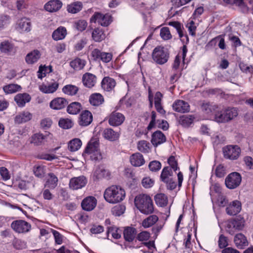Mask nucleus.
I'll use <instances>...</instances> for the list:
<instances>
[{
	"label": "nucleus",
	"mask_w": 253,
	"mask_h": 253,
	"mask_svg": "<svg viewBox=\"0 0 253 253\" xmlns=\"http://www.w3.org/2000/svg\"><path fill=\"white\" fill-rule=\"evenodd\" d=\"M134 204L137 209L145 214H151L154 211V206L151 197L147 194H141L134 199Z\"/></svg>",
	"instance_id": "1"
},
{
	"label": "nucleus",
	"mask_w": 253,
	"mask_h": 253,
	"mask_svg": "<svg viewBox=\"0 0 253 253\" xmlns=\"http://www.w3.org/2000/svg\"><path fill=\"white\" fill-rule=\"evenodd\" d=\"M126 196L124 189L120 186L112 185L107 188L104 193L105 200L111 204H116L123 201Z\"/></svg>",
	"instance_id": "2"
},
{
	"label": "nucleus",
	"mask_w": 253,
	"mask_h": 253,
	"mask_svg": "<svg viewBox=\"0 0 253 253\" xmlns=\"http://www.w3.org/2000/svg\"><path fill=\"white\" fill-rule=\"evenodd\" d=\"M99 141L96 139H91L87 143L83 156L84 157L90 155V159L95 161L102 159V156L99 149Z\"/></svg>",
	"instance_id": "3"
},
{
	"label": "nucleus",
	"mask_w": 253,
	"mask_h": 253,
	"mask_svg": "<svg viewBox=\"0 0 253 253\" xmlns=\"http://www.w3.org/2000/svg\"><path fill=\"white\" fill-rule=\"evenodd\" d=\"M238 115V110L236 108H228L216 113L214 119L218 123H226L234 119Z\"/></svg>",
	"instance_id": "4"
},
{
	"label": "nucleus",
	"mask_w": 253,
	"mask_h": 253,
	"mask_svg": "<svg viewBox=\"0 0 253 253\" xmlns=\"http://www.w3.org/2000/svg\"><path fill=\"white\" fill-rule=\"evenodd\" d=\"M152 56L155 62L157 64L162 65L168 61L169 58V53L167 48L159 46L154 48Z\"/></svg>",
	"instance_id": "5"
},
{
	"label": "nucleus",
	"mask_w": 253,
	"mask_h": 253,
	"mask_svg": "<svg viewBox=\"0 0 253 253\" xmlns=\"http://www.w3.org/2000/svg\"><path fill=\"white\" fill-rule=\"evenodd\" d=\"M222 151L224 158L236 160L240 155L241 149L238 145H229L224 147Z\"/></svg>",
	"instance_id": "6"
},
{
	"label": "nucleus",
	"mask_w": 253,
	"mask_h": 253,
	"mask_svg": "<svg viewBox=\"0 0 253 253\" xmlns=\"http://www.w3.org/2000/svg\"><path fill=\"white\" fill-rule=\"evenodd\" d=\"M242 181V176L237 172H233L228 175L225 180L226 186L230 189L238 187Z\"/></svg>",
	"instance_id": "7"
},
{
	"label": "nucleus",
	"mask_w": 253,
	"mask_h": 253,
	"mask_svg": "<svg viewBox=\"0 0 253 253\" xmlns=\"http://www.w3.org/2000/svg\"><path fill=\"white\" fill-rule=\"evenodd\" d=\"M11 227L16 233H26L30 231L31 225L24 220H16L12 222Z\"/></svg>",
	"instance_id": "8"
},
{
	"label": "nucleus",
	"mask_w": 253,
	"mask_h": 253,
	"mask_svg": "<svg viewBox=\"0 0 253 253\" xmlns=\"http://www.w3.org/2000/svg\"><path fill=\"white\" fill-rule=\"evenodd\" d=\"M245 220L243 217L238 216L236 218L228 221L227 228L229 233L233 234V229L241 230L244 227Z\"/></svg>",
	"instance_id": "9"
},
{
	"label": "nucleus",
	"mask_w": 253,
	"mask_h": 253,
	"mask_svg": "<svg viewBox=\"0 0 253 253\" xmlns=\"http://www.w3.org/2000/svg\"><path fill=\"white\" fill-rule=\"evenodd\" d=\"M125 120V117L123 114L114 111L109 116L108 123L110 126H118L121 125Z\"/></svg>",
	"instance_id": "10"
},
{
	"label": "nucleus",
	"mask_w": 253,
	"mask_h": 253,
	"mask_svg": "<svg viewBox=\"0 0 253 253\" xmlns=\"http://www.w3.org/2000/svg\"><path fill=\"white\" fill-rule=\"evenodd\" d=\"M87 183V179L84 176L72 178L69 182V187L72 190H78L84 187Z\"/></svg>",
	"instance_id": "11"
},
{
	"label": "nucleus",
	"mask_w": 253,
	"mask_h": 253,
	"mask_svg": "<svg viewBox=\"0 0 253 253\" xmlns=\"http://www.w3.org/2000/svg\"><path fill=\"white\" fill-rule=\"evenodd\" d=\"M92 120L91 113L88 110H84L80 115L79 124L82 126H86L91 123Z\"/></svg>",
	"instance_id": "12"
},
{
	"label": "nucleus",
	"mask_w": 253,
	"mask_h": 253,
	"mask_svg": "<svg viewBox=\"0 0 253 253\" xmlns=\"http://www.w3.org/2000/svg\"><path fill=\"white\" fill-rule=\"evenodd\" d=\"M172 108L177 112L184 113L189 111L190 106L187 102L182 100H177L173 103Z\"/></svg>",
	"instance_id": "13"
},
{
	"label": "nucleus",
	"mask_w": 253,
	"mask_h": 253,
	"mask_svg": "<svg viewBox=\"0 0 253 253\" xmlns=\"http://www.w3.org/2000/svg\"><path fill=\"white\" fill-rule=\"evenodd\" d=\"M97 200L92 196H89L84 199L81 204L83 210L86 211L93 210L96 206Z\"/></svg>",
	"instance_id": "14"
},
{
	"label": "nucleus",
	"mask_w": 253,
	"mask_h": 253,
	"mask_svg": "<svg viewBox=\"0 0 253 253\" xmlns=\"http://www.w3.org/2000/svg\"><path fill=\"white\" fill-rule=\"evenodd\" d=\"M241 209V203L238 200H235L226 208V211L228 215H234L239 213Z\"/></svg>",
	"instance_id": "15"
},
{
	"label": "nucleus",
	"mask_w": 253,
	"mask_h": 253,
	"mask_svg": "<svg viewBox=\"0 0 253 253\" xmlns=\"http://www.w3.org/2000/svg\"><path fill=\"white\" fill-rule=\"evenodd\" d=\"M33 115L28 111H24L19 113L14 118V122L17 124L25 123L31 120Z\"/></svg>",
	"instance_id": "16"
},
{
	"label": "nucleus",
	"mask_w": 253,
	"mask_h": 253,
	"mask_svg": "<svg viewBox=\"0 0 253 253\" xmlns=\"http://www.w3.org/2000/svg\"><path fill=\"white\" fill-rule=\"evenodd\" d=\"M166 141V136L160 130L156 131L152 135L151 143L155 147L164 143Z\"/></svg>",
	"instance_id": "17"
},
{
	"label": "nucleus",
	"mask_w": 253,
	"mask_h": 253,
	"mask_svg": "<svg viewBox=\"0 0 253 253\" xmlns=\"http://www.w3.org/2000/svg\"><path fill=\"white\" fill-rule=\"evenodd\" d=\"M67 104L68 102L64 98L57 97L50 102L49 106L54 110H60L64 108Z\"/></svg>",
	"instance_id": "18"
},
{
	"label": "nucleus",
	"mask_w": 253,
	"mask_h": 253,
	"mask_svg": "<svg viewBox=\"0 0 253 253\" xmlns=\"http://www.w3.org/2000/svg\"><path fill=\"white\" fill-rule=\"evenodd\" d=\"M17 29L21 32H30L31 30V23L29 19L23 17L20 19L17 23Z\"/></svg>",
	"instance_id": "19"
},
{
	"label": "nucleus",
	"mask_w": 253,
	"mask_h": 253,
	"mask_svg": "<svg viewBox=\"0 0 253 253\" xmlns=\"http://www.w3.org/2000/svg\"><path fill=\"white\" fill-rule=\"evenodd\" d=\"M62 5V2L59 0H52L48 1L44 5L45 9L52 12L58 10Z\"/></svg>",
	"instance_id": "20"
},
{
	"label": "nucleus",
	"mask_w": 253,
	"mask_h": 253,
	"mask_svg": "<svg viewBox=\"0 0 253 253\" xmlns=\"http://www.w3.org/2000/svg\"><path fill=\"white\" fill-rule=\"evenodd\" d=\"M116 85V82L113 78L106 77L103 78L101 82L102 88L107 91H111Z\"/></svg>",
	"instance_id": "21"
},
{
	"label": "nucleus",
	"mask_w": 253,
	"mask_h": 253,
	"mask_svg": "<svg viewBox=\"0 0 253 253\" xmlns=\"http://www.w3.org/2000/svg\"><path fill=\"white\" fill-rule=\"evenodd\" d=\"M130 162L134 167H140L145 163L143 155L140 153H135L130 157Z\"/></svg>",
	"instance_id": "22"
},
{
	"label": "nucleus",
	"mask_w": 253,
	"mask_h": 253,
	"mask_svg": "<svg viewBox=\"0 0 253 253\" xmlns=\"http://www.w3.org/2000/svg\"><path fill=\"white\" fill-rule=\"evenodd\" d=\"M96 82V78L95 75L87 73L83 77V83L85 86L90 88L93 86Z\"/></svg>",
	"instance_id": "23"
},
{
	"label": "nucleus",
	"mask_w": 253,
	"mask_h": 253,
	"mask_svg": "<svg viewBox=\"0 0 253 253\" xmlns=\"http://www.w3.org/2000/svg\"><path fill=\"white\" fill-rule=\"evenodd\" d=\"M59 86V84L54 82L48 84H42L40 86L41 91L44 93H52L56 91Z\"/></svg>",
	"instance_id": "24"
},
{
	"label": "nucleus",
	"mask_w": 253,
	"mask_h": 253,
	"mask_svg": "<svg viewBox=\"0 0 253 253\" xmlns=\"http://www.w3.org/2000/svg\"><path fill=\"white\" fill-rule=\"evenodd\" d=\"M58 179L56 175L52 172L47 174V180L44 186L51 189H54L58 184Z\"/></svg>",
	"instance_id": "25"
},
{
	"label": "nucleus",
	"mask_w": 253,
	"mask_h": 253,
	"mask_svg": "<svg viewBox=\"0 0 253 253\" xmlns=\"http://www.w3.org/2000/svg\"><path fill=\"white\" fill-rule=\"evenodd\" d=\"M31 96L28 93H19L14 97V100L19 107H23L31 100Z\"/></svg>",
	"instance_id": "26"
},
{
	"label": "nucleus",
	"mask_w": 253,
	"mask_h": 253,
	"mask_svg": "<svg viewBox=\"0 0 253 253\" xmlns=\"http://www.w3.org/2000/svg\"><path fill=\"white\" fill-rule=\"evenodd\" d=\"M109 172L103 168L97 167L93 174L94 180H99L103 178H107L110 176Z\"/></svg>",
	"instance_id": "27"
},
{
	"label": "nucleus",
	"mask_w": 253,
	"mask_h": 253,
	"mask_svg": "<svg viewBox=\"0 0 253 253\" xmlns=\"http://www.w3.org/2000/svg\"><path fill=\"white\" fill-rule=\"evenodd\" d=\"M103 135L105 139L113 141L119 138L120 133L118 132L115 131L111 128H107L103 130Z\"/></svg>",
	"instance_id": "28"
},
{
	"label": "nucleus",
	"mask_w": 253,
	"mask_h": 253,
	"mask_svg": "<svg viewBox=\"0 0 253 253\" xmlns=\"http://www.w3.org/2000/svg\"><path fill=\"white\" fill-rule=\"evenodd\" d=\"M89 101L91 105L98 106L104 102V98L101 94L95 93L90 96Z\"/></svg>",
	"instance_id": "29"
},
{
	"label": "nucleus",
	"mask_w": 253,
	"mask_h": 253,
	"mask_svg": "<svg viewBox=\"0 0 253 253\" xmlns=\"http://www.w3.org/2000/svg\"><path fill=\"white\" fill-rule=\"evenodd\" d=\"M136 230L131 227H127L124 231V237L126 241L132 242L136 235Z\"/></svg>",
	"instance_id": "30"
},
{
	"label": "nucleus",
	"mask_w": 253,
	"mask_h": 253,
	"mask_svg": "<svg viewBox=\"0 0 253 253\" xmlns=\"http://www.w3.org/2000/svg\"><path fill=\"white\" fill-rule=\"evenodd\" d=\"M234 243L239 248H243L248 245V241L246 237L242 233H239L234 237Z\"/></svg>",
	"instance_id": "31"
},
{
	"label": "nucleus",
	"mask_w": 253,
	"mask_h": 253,
	"mask_svg": "<svg viewBox=\"0 0 253 253\" xmlns=\"http://www.w3.org/2000/svg\"><path fill=\"white\" fill-rule=\"evenodd\" d=\"M92 38L95 42H100L105 40L106 35L102 29L97 28L93 30Z\"/></svg>",
	"instance_id": "32"
},
{
	"label": "nucleus",
	"mask_w": 253,
	"mask_h": 253,
	"mask_svg": "<svg viewBox=\"0 0 253 253\" xmlns=\"http://www.w3.org/2000/svg\"><path fill=\"white\" fill-rule=\"evenodd\" d=\"M159 218L156 215H151L144 219L142 222V226L145 228H149L154 225L158 221Z\"/></svg>",
	"instance_id": "33"
},
{
	"label": "nucleus",
	"mask_w": 253,
	"mask_h": 253,
	"mask_svg": "<svg viewBox=\"0 0 253 253\" xmlns=\"http://www.w3.org/2000/svg\"><path fill=\"white\" fill-rule=\"evenodd\" d=\"M41 57V54L38 50L34 51L28 53L26 57V61L28 64H33L39 59Z\"/></svg>",
	"instance_id": "34"
},
{
	"label": "nucleus",
	"mask_w": 253,
	"mask_h": 253,
	"mask_svg": "<svg viewBox=\"0 0 253 253\" xmlns=\"http://www.w3.org/2000/svg\"><path fill=\"white\" fill-rule=\"evenodd\" d=\"M82 109V106L80 103L74 102L68 106L67 111L70 114L76 115L79 113Z\"/></svg>",
	"instance_id": "35"
},
{
	"label": "nucleus",
	"mask_w": 253,
	"mask_h": 253,
	"mask_svg": "<svg viewBox=\"0 0 253 253\" xmlns=\"http://www.w3.org/2000/svg\"><path fill=\"white\" fill-rule=\"evenodd\" d=\"M66 34V28L60 27L53 32L52 36L54 40L58 41L64 39Z\"/></svg>",
	"instance_id": "36"
},
{
	"label": "nucleus",
	"mask_w": 253,
	"mask_h": 253,
	"mask_svg": "<svg viewBox=\"0 0 253 253\" xmlns=\"http://www.w3.org/2000/svg\"><path fill=\"white\" fill-rule=\"evenodd\" d=\"M195 117L193 115H182L179 117V123L184 127H188L193 123Z\"/></svg>",
	"instance_id": "37"
},
{
	"label": "nucleus",
	"mask_w": 253,
	"mask_h": 253,
	"mask_svg": "<svg viewBox=\"0 0 253 253\" xmlns=\"http://www.w3.org/2000/svg\"><path fill=\"white\" fill-rule=\"evenodd\" d=\"M83 4L81 1L74 2L67 5V10L71 13H77L82 10Z\"/></svg>",
	"instance_id": "38"
},
{
	"label": "nucleus",
	"mask_w": 253,
	"mask_h": 253,
	"mask_svg": "<svg viewBox=\"0 0 253 253\" xmlns=\"http://www.w3.org/2000/svg\"><path fill=\"white\" fill-rule=\"evenodd\" d=\"M85 61L79 58H76L70 62L71 67L76 71H79L84 68Z\"/></svg>",
	"instance_id": "39"
},
{
	"label": "nucleus",
	"mask_w": 253,
	"mask_h": 253,
	"mask_svg": "<svg viewBox=\"0 0 253 253\" xmlns=\"http://www.w3.org/2000/svg\"><path fill=\"white\" fill-rule=\"evenodd\" d=\"M78 91V87L72 84L66 85L62 88V91L65 94L70 96H74L76 95Z\"/></svg>",
	"instance_id": "40"
},
{
	"label": "nucleus",
	"mask_w": 253,
	"mask_h": 253,
	"mask_svg": "<svg viewBox=\"0 0 253 253\" xmlns=\"http://www.w3.org/2000/svg\"><path fill=\"white\" fill-rule=\"evenodd\" d=\"M154 199L156 204L160 207H165L168 204L167 196L164 194H157L155 196Z\"/></svg>",
	"instance_id": "41"
},
{
	"label": "nucleus",
	"mask_w": 253,
	"mask_h": 253,
	"mask_svg": "<svg viewBox=\"0 0 253 253\" xmlns=\"http://www.w3.org/2000/svg\"><path fill=\"white\" fill-rule=\"evenodd\" d=\"M0 50L2 52L10 54L13 50V45L8 41H4L0 43Z\"/></svg>",
	"instance_id": "42"
},
{
	"label": "nucleus",
	"mask_w": 253,
	"mask_h": 253,
	"mask_svg": "<svg viewBox=\"0 0 253 253\" xmlns=\"http://www.w3.org/2000/svg\"><path fill=\"white\" fill-rule=\"evenodd\" d=\"M82 144L81 140L79 138H74L68 143V149L70 151L75 152L79 150Z\"/></svg>",
	"instance_id": "43"
},
{
	"label": "nucleus",
	"mask_w": 253,
	"mask_h": 253,
	"mask_svg": "<svg viewBox=\"0 0 253 253\" xmlns=\"http://www.w3.org/2000/svg\"><path fill=\"white\" fill-rule=\"evenodd\" d=\"M21 88V86L16 84H9L3 86V89L6 94H11L18 91Z\"/></svg>",
	"instance_id": "44"
},
{
	"label": "nucleus",
	"mask_w": 253,
	"mask_h": 253,
	"mask_svg": "<svg viewBox=\"0 0 253 253\" xmlns=\"http://www.w3.org/2000/svg\"><path fill=\"white\" fill-rule=\"evenodd\" d=\"M150 144L146 140H141L137 143V149L144 153H148L150 150Z\"/></svg>",
	"instance_id": "45"
},
{
	"label": "nucleus",
	"mask_w": 253,
	"mask_h": 253,
	"mask_svg": "<svg viewBox=\"0 0 253 253\" xmlns=\"http://www.w3.org/2000/svg\"><path fill=\"white\" fill-rule=\"evenodd\" d=\"M171 176V169L168 167H165L161 172V179L165 182H168L169 180L171 179L170 177Z\"/></svg>",
	"instance_id": "46"
},
{
	"label": "nucleus",
	"mask_w": 253,
	"mask_h": 253,
	"mask_svg": "<svg viewBox=\"0 0 253 253\" xmlns=\"http://www.w3.org/2000/svg\"><path fill=\"white\" fill-rule=\"evenodd\" d=\"M60 127L64 129H69L73 126L72 121L69 119H60L58 123Z\"/></svg>",
	"instance_id": "47"
},
{
	"label": "nucleus",
	"mask_w": 253,
	"mask_h": 253,
	"mask_svg": "<svg viewBox=\"0 0 253 253\" xmlns=\"http://www.w3.org/2000/svg\"><path fill=\"white\" fill-rule=\"evenodd\" d=\"M10 16L5 14H0V30L3 29L5 26L10 23Z\"/></svg>",
	"instance_id": "48"
},
{
	"label": "nucleus",
	"mask_w": 253,
	"mask_h": 253,
	"mask_svg": "<svg viewBox=\"0 0 253 253\" xmlns=\"http://www.w3.org/2000/svg\"><path fill=\"white\" fill-rule=\"evenodd\" d=\"M34 173L36 176L42 178L45 173V167L42 166H35L34 168Z\"/></svg>",
	"instance_id": "49"
},
{
	"label": "nucleus",
	"mask_w": 253,
	"mask_h": 253,
	"mask_svg": "<svg viewBox=\"0 0 253 253\" xmlns=\"http://www.w3.org/2000/svg\"><path fill=\"white\" fill-rule=\"evenodd\" d=\"M38 158L40 159L48 161H51L53 160L58 159V157L53 154H48L42 153L38 155Z\"/></svg>",
	"instance_id": "50"
},
{
	"label": "nucleus",
	"mask_w": 253,
	"mask_h": 253,
	"mask_svg": "<svg viewBox=\"0 0 253 253\" xmlns=\"http://www.w3.org/2000/svg\"><path fill=\"white\" fill-rule=\"evenodd\" d=\"M12 244L14 248L17 250H22L26 247V243L19 239L15 238Z\"/></svg>",
	"instance_id": "51"
},
{
	"label": "nucleus",
	"mask_w": 253,
	"mask_h": 253,
	"mask_svg": "<svg viewBox=\"0 0 253 253\" xmlns=\"http://www.w3.org/2000/svg\"><path fill=\"white\" fill-rule=\"evenodd\" d=\"M87 23L84 20H79L75 22L74 26L78 31L82 32L86 28Z\"/></svg>",
	"instance_id": "52"
},
{
	"label": "nucleus",
	"mask_w": 253,
	"mask_h": 253,
	"mask_svg": "<svg viewBox=\"0 0 253 253\" xmlns=\"http://www.w3.org/2000/svg\"><path fill=\"white\" fill-rule=\"evenodd\" d=\"M45 136L42 133H36L33 136V143L39 145L42 143L43 140L45 139Z\"/></svg>",
	"instance_id": "53"
},
{
	"label": "nucleus",
	"mask_w": 253,
	"mask_h": 253,
	"mask_svg": "<svg viewBox=\"0 0 253 253\" xmlns=\"http://www.w3.org/2000/svg\"><path fill=\"white\" fill-rule=\"evenodd\" d=\"M119 230V229L115 227H110L108 228L107 233L111 234L114 239H118L120 238L121 236Z\"/></svg>",
	"instance_id": "54"
},
{
	"label": "nucleus",
	"mask_w": 253,
	"mask_h": 253,
	"mask_svg": "<svg viewBox=\"0 0 253 253\" xmlns=\"http://www.w3.org/2000/svg\"><path fill=\"white\" fill-rule=\"evenodd\" d=\"M149 168L152 171H157L161 168V164L158 161H153L149 164Z\"/></svg>",
	"instance_id": "55"
},
{
	"label": "nucleus",
	"mask_w": 253,
	"mask_h": 253,
	"mask_svg": "<svg viewBox=\"0 0 253 253\" xmlns=\"http://www.w3.org/2000/svg\"><path fill=\"white\" fill-rule=\"evenodd\" d=\"M52 121L50 118H44L41 121V127L43 129H47L50 127Z\"/></svg>",
	"instance_id": "56"
},
{
	"label": "nucleus",
	"mask_w": 253,
	"mask_h": 253,
	"mask_svg": "<svg viewBox=\"0 0 253 253\" xmlns=\"http://www.w3.org/2000/svg\"><path fill=\"white\" fill-rule=\"evenodd\" d=\"M188 28L189 34L192 36H195V31L196 26L195 25V22L192 20H189L186 25Z\"/></svg>",
	"instance_id": "57"
},
{
	"label": "nucleus",
	"mask_w": 253,
	"mask_h": 253,
	"mask_svg": "<svg viewBox=\"0 0 253 253\" xmlns=\"http://www.w3.org/2000/svg\"><path fill=\"white\" fill-rule=\"evenodd\" d=\"M215 173L218 177H223L226 174L225 167L222 165H219L215 169Z\"/></svg>",
	"instance_id": "58"
},
{
	"label": "nucleus",
	"mask_w": 253,
	"mask_h": 253,
	"mask_svg": "<svg viewBox=\"0 0 253 253\" xmlns=\"http://www.w3.org/2000/svg\"><path fill=\"white\" fill-rule=\"evenodd\" d=\"M160 36L165 40L170 39L171 38L169 29L168 27H163L161 29Z\"/></svg>",
	"instance_id": "59"
},
{
	"label": "nucleus",
	"mask_w": 253,
	"mask_h": 253,
	"mask_svg": "<svg viewBox=\"0 0 253 253\" xmlns=\"http://www.w3.org/2000/svg\"><path fill=\"white\" fill-rule=\"evenodd\" d=\"M218 244L219 248H226L228 245L227 238L223 235H220L218 241Z\"/></svg>",
	"instance_id": "60"
},
{
	"label": "nucleus",
	"mask_w": 253,
	"mask_h": 253,
	"mask_svg": "<svg viewBox=\"0 0 253 253\" xmlns=\"http://www.w3.org/2000/svg\"><path fill=\"white\" fill-rule=\"evenodd\" d=\"M233 3L238 6L243 12L248 11V8L243 0H233Z\"/></svg>",
	"instance_id": "61"
},
{
	"label": "nucleus",
	"mask_w": 253,
	"mask_h": 253,
	"mask_svg": "<svg viewBox=\"0 0 253 253\" xmlns=\"http://www.w3.org/2000/svg\"><path fill=\"white\" fill-rule=\"evenodd\" d=\"M51 232L54 236L55 243L60 245L63 242V236L58 231L51 229Z\"/></svg>",
	"instance_id": "62"
},
{
	"label": "nucleus",
	"mask_w": 253,
	"mask_h": 253,
	"mask_svg": "<svg viewBox=\"0 0 253 253\" xmlns=\"http://www.w3.org/2000/svg\"><path fill=\"white\" fill-rule=\"evenodd\" d=\"M150 237V234L147 231H142L139 233L137 236V239L140 241H147Z\"/></svg>",
	"instance_id": "63"
},
{
	"label": "nucleus",
	"mask_w": 253,
	"mask_h": 253,
	"mask_svg": "<svg viewBox=\"0 0 253 253\" xmlns=\"http://www.w3.org/2000/svg\"><path fill=\"white\" fill-rule=\"evenodd\" d=\"M168 162L171 168L174 171H176L178 169V164L175 157L171 156L168 159Z\"/></svg>",
	"instance_id": "64"
}]
</instances>
